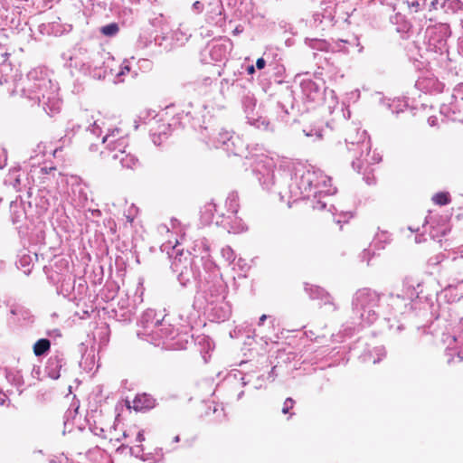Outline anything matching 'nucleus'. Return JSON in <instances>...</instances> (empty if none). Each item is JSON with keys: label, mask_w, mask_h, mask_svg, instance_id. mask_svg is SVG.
<instances>
[{"label": "nucleus", "mask_w": 463, "mask_h": 463, "mask_svg": "<svg viewBox=\"0 0 463 463\" xmlns=\"http://www.w3.org/2000/svg\"><path fill=\"white\" fill-rule=\"evenodd\" d=\"M380 301V294L370 288H360L356 291L354 305L356 308L368 313L373 312V308L377 307Z\"/></svg>", "instance_id": "obj_3"}, {"label": "nucleus", "mask_w": 463, "mask_h": 463, "mask_svg": "<svg viewBox=\"0 0 463 463\" xmlns=\"http://www.w3.org/2000/svg\"><path fill=\"white\" fill-rule=\"evenodd\" d=\"M5 402V399H2L1 404H4Z\"/></svg>", "instance_id": "obj_17"}, {"label": "nucleus", "mask_w": 463, "mask_h": 463, "mask_svg": "<svg viewBox=\"0 0 463 463\" xmlns=\"http://www.w3.org/2000/svg\"><path fill=\"white\" fill-rule=\"evenodd\" d=\"M205 207L208 208L211 215H213V212L216 211V205L213 203H209Z\"/></svg>", "instance_id": "obj_11"}, {"label": "nucleus", "mask_w": 463, "mask_h": 463, "mask_svg": "<svg viewBox=\"0 0 463 463\" xmlns=\"http://www.w3.org/2000/svg\"><path fill=\"white\" fill-rule=\"evenodd\" d=\"M106 151L101 152L105 164L111 169L135 170L139 165L138 158L128 151V135L121 128H116L109 131L103 138Z\"/></svg>", "instance_id": "obj_1"}, {"label": "nucleus", "mask_w": 463, "mask_h": 463, "mask_svg": "<svg viewBox=\"0 0 463 463\" xmlns=\"http://www.w3.org/2000/svg\"><path fill=\"white\" fill-rule=\"evenodd\" d=\"M174 441L175 442H179L180 441V437L178 435H176L175 437H174Z\"/></svg>", "instance_id": "obj_15"}, {"label": "nucleus", "mask_w": 463, "mask_h": 463, "mask_svg": "<svg viewBox=\"0 0 463 463\" xmlns=\"http://www.w3.org/2000/svg\"><path fill=\"white\" fill-rule=\"evenodd\" d=\"M118 32H119V27H118V24H116V23L109 24L100 28V33L104 36H108V37L115 36Z\"/></svg>", "instance_id": "obj_8"}, {"label": "nucleus", "mask_w": 463, "mask_h": 463, "mask_svg": "<svg viewBox=\"0 0 463 463\" xmlns=\"http://www.w3.org/2000/svg\"><path fill=\"white\" fill-rule=\"evenodd\" d=\"M50 348H51V342L49 339H46V338H42V339L37 340L33 346V354L36 356H41V355L44 354L45 353H47L50 350Z\"/></svg>", "instance_id": "obj_5"}, {"label": "nucleus", "mask_w": 463, "mask_h": 463, "mask_svg": "<svg viewBox=\"0 0 463 463\" xmlns=\"http://www.w3.org/2000/svg\"><path fill=\"white\" fill-rule=\"evenodd\" d=\"M307 218L325 227V232L329 236H335L343 231V224L335 221L334 213L321 201H317L307 212Z\"/></svg>", "instance_id": "obj_2"}, {"label": "nucleus", "mask_w": 463, "mask_h": 463, "mask_svg": "<svg viewBox=\"0 0 463 463\" xmlns=\"http://www.w3.org/2000/svg\"><path fill=\"white\" fill-rule=\"evenodd\" d=\"M266 61L263 58H259L256 61V66L259 70H261L265 67Z\"/></svg>", "instance_id": "obj_10"}, {"label": "nucleus", "mask_w": 463, "mask_h": 463, "mask_svg": "<svg viewBox=\"0 0 463 463\" xmlns=\"http://www.w3.org/2000/svg\"><path fill=\"white\" fill-rule=\"evenodd\" d=\"M125 405L128 409H133L136 411L148 410L154 407L153 398L146 393H138L133 401L125 400Z\"/></svg>", "instance_id": "obj_4"}, {"label": "nucleus", "mask_w": 463, "mask_h": 463, "mask_svg": "<svg viewBox=\"0 0 463 463\" xmlns=\"http://www.w3.org/2000/svg\"><path fill=\"white\" fill-rule=\"evenodd\" d=\"M312 298H321V299L324 301L325 305H330V306H333L334 308H335V306L333 302L332 297L329 295V293H327L324 289H321L318 288H316V290L312 293Z\"/></svg>", "instance_id": "obj_6"}, {"label": "nucleus", "mask_w": 463, "mask_h": 463, "mask_svg": "<svg viewBox=\"0 0 463 463\" xmlns=\"http://www.w3.org/2000/svg\"><path fill=\"white\" fill-rule=\"evenodd\" d=\"M137 439L139 441V442H142L145 438H144V435L142 432H138L137 436Z\"/></svg>", "instance_id": "obj_12"}, {"label": "nucleus", "mask_w": 463, "mask_h": 463, "mask_svg": "<svg viewBox=\"0 0 463 463\" xmlns=\"http://www.w3.org/2000/svg\"><path fill=\"white\" fill-rule=\"evenodd\" d=\"M248 72H249L250 74L253 73V72H254V67H253V66H250V67H248Z\"/></svg>", "instance_id": "obj_14"}, {"label": "nucleus", "mask_w": 463, "mask_h": 463, "mask_svg": "<svg viewBox=\"0 0 463 463\" xmlns=\"http://www.w3.org/2000/svg\"><path fill=\"white\" fill-rule=\"evenodd\" d=\"M295 405V401L292 398H287L283 403L282 412L284 414L290 413V411Z\"/></svg>", "instance_id": "obj_9"}, {"label": "nucleus", "mask_w": 463, "mask_h": 463, "mask_svg": "<svg viewBox=\"0 0 463 463\" xmlns=\"http://www.w3.org/2000/svg\"><path fill=\"white\" fill-rule=\"evenodd\" d=\"M432 202L439 206L447 205L451 202L450 194L448 192H439L432 196Z\"/></svg>", "instance_id": "obj_7"}, {"label": "nucleus", "mask_w": 463, "mask_h": 463, "mask_svg": "<svg viewBox=\"0 0 463 463\" xmlns=\"http://www.w3.org/2000/svg\"><path fill=\"white\" fill-rule=\"evenodd\" d=\"M266 319H267V316L266 315H262L260 317L259 325L261 326Z\"/></svg>", "instance_id": "obj_13"}, {"label": "nucleus", "mask_w": 463, "mask_h": 463, "mask_svg": "<svg viewBox=\"0 0 463 463\" xmlns=\"http://www.w3.org/2000/svg\"><path fill=\"white\" fill-rule=\"evenodd\" d=\"M199 4H200L199 1H196L194 5L196 7V5H199Z\"/></svg>", "instance_id": "obj_16"}]
</instances>
